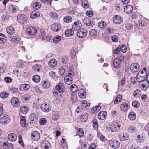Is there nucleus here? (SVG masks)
I'll return each mask as SVG.
<instances>
[{
  "instance_id": "obj_27",
  "label": "nucleus",
  "mask_w": 149,
  "mask_h": 149,
  "mask_svg": "<svg viewBox=\"0 0 149 149\" xmlns=\"http://www.w3.org/2000/svg\"><path fill=\"white\" fill-rule=\"evenodd\" d=\"M7 33L10 35H13L15 32V29L12 26H10L6 29Z\"/></svg>"
},
{
  "instance_id": "obj_58",
  "label": "nucleus",
  "mask_w": 149,
  "mask_h": 149,
  "mask_svg": "<svg viewBox=\"0 0 149 149\" xmlns=\"http://www.w3.org/2000/svg\"><path fill=\"white\" fill-rule=\"evenodd\" d=\"M114 30L112 28H108L107 29H106L105 32L107 34H110L113 33L114 31Z\"/></svg>"
},
{
  "instance_id": "obj_22",
  "label": "nucleus",
  "mask_w": 149,
  "mask_h": 149,
  "mask_svg": "<svg viewBox=\"0 0 149 149\" xmlns=\"http://www.w3.org/2000/svg\"><path fill=\"white\" fill-rule=\"evenodd\" d=\"M51 145L49 142L47 140L43 141L41 144L42 147L45 149H48Z\"/></svg>"
},
{
  "instance_id": "obj_57",
  "label": "nucleus",
  "mask_w": 149,
  "mask_h": 149,
  "mask_svg": "<svg viewBox=\"0 0 149 149\" xmlns=\"http://www.w3.org/2000/svg\"><path fill=\"white\" fill-rule=\"evenodd\" d=\"M68 13L70 15H72L76 13L75 10L72 8H70L68 10Z\"/></svg>"
},
{
  "instance_id": "obj_62",
  "label": "nucleus",
  "mask_w": 149,
  "mask_h": 149,
  "mask_svg": "<svg viewBox=\"0 0 149 149\" xmlns=\"http://www.w3.org/2000/svg\"><path fill=\"white\" fill-rule=\"evenodd\" d=\"M137 141L138 142H141L143 141V137L142 136L138 135L137 136Z\"/></svg>"
},
{
  "instance_id": "obj_33",
  "label": "nucleus",
  "mask_w": 149,
  "mask_h": 149,
  "mask_svg": "<svg viewBox=\"0 0 149 149\" xmlns=\"http://www.w3.org/2000/svg\"><path fill=\"white\" fill-rule=\"evenodd\" d=\"M7 41V37L3 34L0 33V43H3Z\"/></svg>"
},
{
  "instance_id": "obj_24",
  "label": "nucleus",
  "mask_w": 149,
  "mask_h": 149,
  "mask_svg": "<svg viewBox=\"0 0 149 149\" xmlns=\"http://www.w3.org/2000/svg\"><path fill=\"white\" fill-rule=\"evenodd\" d=\"M78 95L81 98L84 99L85 98L86 95V91L84 89H81L79 91Z\"/></svg>"
},
{
  "instance_id": "obj_17",
  "label": "nucleus",
  "mask_w": 149,
  "mask_h": 149,
  "mask_svg": "<svg viewBox=\"0 0 149 149\" xmlns=\"http://www.w3.org/2000/svg\"><path fill=\"white\" fill-rule=\"evenodd\" d=\"M32 139L35 141L38 140L40 138V136L39 133L37 131H34L31 134Z\"/></svg>"
},
{
  "instance_id": "obj_11",
  "label": "nucleus",
  "mask_w": 149,
  "mask_h": 149,
  "mask_svg": "<svg viewBox=\"0 0 149 149\" xmlns=\"http://www.w3.org/2000/svg\"><path fill=\"white\" fill-rule=\"evenodd\" d=\"M120 127V125L113 122L111 125L110 128L112 132H116L119 130Z\"/></svg>"
},
{
  "instance_id": "obj_63",
  "label": "nucleus",
  "mask_w": 149,
  "mask_h": 149,
  "mask_svg": "<svg viewBox=\"0 0 149 149\" xmlns=\"http://www.w3.org/2000/svg\"><path fill=\"white\" fill-rule=\"evenodd\" d=\"M30 123L32 125H34V124L37 122V118H34L30 119Z\"/></svg>"
},
{
  "instance_id": "obj_60",
  "label": "nucleus",
  "mask_w": 149,
  "mask_h": 149,
  "mask_svg": "<svg viewBox=\"0 0 149 149\" xmlns=\"http://www.w3.org/2000/svg\"><path fill=\"white\" fill-rule=\"evenodd\" d=\"M139 25L142 27L144 26L146 24V23L145 21L142 19H140L139 20Z\"/></svg>"
},
{
  "instance_id": "obj_61",
  "label": "nucleus",
  "mask_w": 149,
  "mask_h": 149,
  "mask_svg": "<svg viewBox=\"0 0 149 149\" xmlns=\"http://www.w3.org/2000/svg\"><path fill=\"white\" fill-rule=\"evenodd\" d=\"M39 122L40 125H43L46 124L47 121L45 118H42L40 120Z\"/></svg>"
},
{
  "instance_id": "obj_42",
  "label": "nucleus",
  "mask_w": 149,
  "mask_h": 149,
  "mask_svg": "<svg viewBox=\"0 0 149 149\" xmlns=\"http://www.w3.org/2000/svg\"><path fill=\"white\" fill-rule=\"evenodd\" d=\"M82 5L84 8H88L89 7V4L87 0H82Z\"/></svg>"
},
{
  "instance_id": "obj_18",
  "label": "nucleus",
  "mask_w": 149,
  "mask_h": 149,
  "mask_svg": "<svg viewBox=\"0 0 149 149\" xmlns=\"http://www.w3.org/2000/svg\"><path fill=\"white\" fill-rule=\"evenodd\" d=\"M81 26V22L77 21L74 22V25L72 26V28L75 30H78L80 29Z\"/></svg>"
},
{
  "instance_id": "obj_43",
  "label": "nucleus",
  "mask_w": 149,
  "mask_h": 149,
  "mask_svg": "<svg viewBox=\"0 0 149 149\" xmlns=\"http://www.w3.org/2000/svg\"><path fill=\"white\" fill-rule=\"evenodd\" d=\"M141 95V92L139 90H136L133 93V95L134 97L137 98Z\"/></svg>"
},
{
  "instance_id": "obj_49",
  "label": "nucleus",
  "mask_w": 149,
  "mask_h": 149,
  "mask_svg": "<svg viewBox=\"0 0 149 149\" xmlns=\"http://www.w3.org/2000/svg\"><path fill=\"white\" fill-rule=\"evenodd\" d=\"M97 31L95 29L91 30L89 31V34L90 35L92 36H95L97 34Z\"/></svg>"
},
{
  "instance_id": "obj_10",
  "label": "nucleus",
  "mask_w": 149,
  "mask_h": 149,
  "mask_svg": "<svg viewBox=\"0 0 149 149\" xmlns=\"http://www.w3.org/2000/svg\"><path fill=\"white\" fill-rule=\"evenodd\" d=\"M11 103L13 107H18L19 106L20 103L18 99L15 97H12L11 100Z\"/></svg>"
},
{
  "instance_id": "obj_64",
  "label": "nucleus",
  "mask_w": 149,
  "mask_h": 149,
  "mask_svg": "<svg viewBox=\"0 0 149 149\" xmlns=\"http://www.w3.org/2000/svg\"><path fill=\"white\" fill-rule=\"evenodd\" d=\"M120 50L122 52L125 53L127 50L126 47L125 45H123L121 46Z\"/></svg>"
},
{
  "instance_id": "obj_34",
  "label": "nucleus",
  "mask_w": 149,
  "mask_h": 149,
  "mask_svg": "<svg viewBox=\"0 0 149 149\" xmlns=\"http://www.w3.org/2000/svg\"><path fill=\"white\" fill-rule=\"evenodd\" d=\"M30 88V86L29 84H24L21 86L20 90L22 91H25L29 89Z\"/></svg>"
},
{
  "instance_id": "obj_9",
  "label": "nucleus",
  "mask_w": 149,
  "mask_h": 149,
  "mask_svg": "<svg viewBox=\"0 0 149 149\" xmlns=\"http://www.w3.org/2000/svg\"><path fill=\"white\" fill-rule=\"evenodd\" d=\"M18 21L21 23L24 24L27 19V16L24 14H21L18 15L17 17Z\"/></svg>"
},
{
  "instance_id": "obj_23",
  "label": "nucleus",
  "mask_w": 149,
  "mask_h": 149,
  "mask_svg": "<svg viewBox=\"0 0 149 149\" xmlns=\"http://www.w3.org/2000/svg\"><path fill=\"white\" fill-rule=\"evenodd\" d=\"M57 64V62L54 59H52L50 60L49 62L48 65L49 66L52 68L55 67Z\"/></svg>"
},
{
  "instance_id": "obj_29",
  "label": "nucleus",
  "mask_w": 149,
  "mask_h": 149,
  "mask_svg": "<svg viewBox=\"0 0 149 149\" xmlns=\"http://www.w3.org/2000/svg\"><path fill=\"white\" fill-rule=\"evenodd\" d=\"M128 117L130 120H134L136 118V115L134 112L132 111L129 113Z\"/></svg>"
},
{
  "instance_id": "obj_38",
  "label": "nucleus",
  "mask_w": 149,
  "mask_h": 149,
  "mask_svg": "<svg viewBox=\"0 0 149 149\" xmlns=\"http://www.w3.org/2000/svg\"><path fill=\"white\" fill-rule=\"evenodd\" d=\"M40 16V13H36L35 12H32L30 15V17L32 19H35L38 17Z\"/></svg>"
},
{
  "instance_id": "obj_46",
  "label": "nucleus",
  "mask_w": 149,
  "mask_h": 149,
  "mask_svg": "<svg viewBox=\"0 0 149 149\" xmlns=\"http://www.w3.org/2000/svg\"><path fill=\"white\" fill-rule=\"evenodd\" d=\"M32 80L34 82L38 83L40 81V77L38 75H35L33 77Z\"/></svg>"
},
{
  "instance_id": "obj_50",
  "label": "nucleus",
  "mask_w": 149,
  "mask_h": 149,
  "mask_svg": "<svg viewBox=\"0 0 149 149\" xmlns=\"http://www.w3.org/2000/svg\"><path fill=\"white\" fill-rule=\"evenodd\" d=\"M129 132L132 133L134 132L136 130V129L133 125L130 126L128 129Z\"/></svg>"
},
{
  "instance_id": "obj_6",
  "label": "nucleus",
  "mask_w": 149,
  "mask_h": 149,
  "mask_svg": "<svg viewBox=\"0 0 149 149\" xmlns=\"http://www.w3.org/2000/svg\"><path fill=\"white\" fill-rule=\"evenodd\" d=\"M40 108L41 110L45 112H48L51 110L50 105L46 103H44L42 104Z\"/></svg>"
},
{
  "instance_id": "obj_51",
  "label": "nucleus",
  "mask_w": 149,
  "mask_h": 149,
  "mask_svg": "<svg viewBox=\"0 0 149 149\" xmlns=\"http://www.w3.org/2000/svg\"><path fill=\"white\" fill-rule=\"evenodd\" d=\"M98 26L100 28H104L106 27V23L104 21H101L98 24Z\"/></svg>"
},
{
  "instance_id": "obj_41",
  "label": "nucleus",
  "mask_w": 149,
  "mask_h": 149,
  "mask_svg": "<svg viewBox=\"0 0 149 149\" xmlns=\"http://www.w3.org/2000/svg\"><path fill=\"white\" fill-rule=\"evenodd\" d=\"M77 85L75 84H72L71 86L70 89L72 92L75 93L77 91Z\"/></svg>"
},
{
  "instance_id": "obj_56",
  "label": "nucleus",
  "mask_w": 149,
  "mask_h": 149,
  "mask_svg": "<svg viewBox=\"0 0 149 149\" xmlns=\"http://www.w3.org/2000/svg\"><path fill=\"white\" fill-rule=\"evenodd\" d=\"M52 36L50 35H47L45 36L42 37V39L46 41H50L51 40Z\"/></svg>"
},
{
  "instance_id": "obj_14",
  "label": "nucleus",
  "mask_w": 149,
  "mask_h": 149,
  "mask_svg": "<svg viewBox=\"0 0 149 149\" xmlns=\"http://www.w3.org/2000/svg\"><path fill=\"white\" fill-rule=\"evenodd\" d=\"M61 28V25L57 23H54L51 26V29L54 32H58Z\"/></svg>"
},
{
  "instance_id": "obj_25",
  "label": "nucleus",
  "mask_w": 149,
  "mask_h": 149,
  "mask_svg": "<svg viewBox=\"0 0 149 149\" xmlns=\"http://www.w3.org/2000/svg\"><path fill=\"white\" fill-rule=\"evenodd\" d=\"M133 8L132 6L128 5L126 6L124 8L125 12L127 14H129L131 13L133 10Z\"/></svg>"
},
{
  "instance_id": "obj_3",
  "label": "nucleus",
  "mask_w": 149,
  "mask_h": 149,
  "mask_svg": "<svg viewBox=\"0 0 149 149\" xmlns=\"http://www.w3.org/2000/svg\"><path fill=\"white\" fill-rule=\"evenodd\" d=\"M139 81V87L142 90L145 91L149 87V83L147 80H143L141 81Z\"/></svg>"
},
{
  "instance_id": "obj_53",
  "label": "nucleus",
  "mask_w": 149,
  "mask_h": 149,
  "mask_svg": "<svg viewBox=\"0 0 149 149\" xmlns=\"http://www.w3.org/2000/svg\"><path fill=\"white\" fill-rule=\"evenodd\" d=\"M121 95H119L115 100L114 102V103L116 104H117L121 101Z\"/></svg>"
},
{
  "instance_id": "obj_48",
  "label": "nucleus",
  "mask_w": 149,
  "mask_h": 149,
  "mask_svg": "<svg viewBox=\"0 0 149 149\" xmlns=\"http://www.w3.org/2000/svg\"><path fill=\"white\" fill-rule=\"evenodd\" d=\"M72 20V17L69 16H65L63 19L64 21L67 23H70Z\"/></svg>"
},
{
  "instance_id": "obj_19",
  "label": "nucleus",
  "mask_w": 149,
  "mask_h": 149,
  "mask_svg": "<svg viewBox=\"0 0 149 149\" xmlns=\"http://www.w3.org/2000/svg\"><path fill=\"white\" fill-rule=\"evenodd\" d=\"M107 115V113L105 111H101L100 112L98 116V119L101 120H104Z\"/></svg>"
},
{
  "instance_id": "obj_55",
  "label": "nucleus",
  "mask_w": 149,
  "mask_h": 149,
  "mask_svg": "<svg viewBox=\"0 0 149 149\" xmlns=\"http://www.w3.org/2000/svg\"><path fill=\"white\" fill-rule=\"evenodd\" d=\"M41 6V4L39 2H36L34 4L33 8L35 10L39 9Z\"/></svg>"
},
{
  "instance_id": "obj_44",
  "label": "nucleus",
  "mask_w": 149,
  "mask_h": 149,
  "mask_svg": "<svg viewBox=\"0 0 149 149\" xmlns=\"http://www.w3.org/2000/svg\"><path fill=\"white\" fill-rule=\"evenodd\" d=\"M61 39V37L59 35L56 36L53 39V42L55 43H57L59 42Z\"/></svg>"
},
{
  "instance_id": "obj_31",
  "label": "nucleus",
  "mask_w": 149,
  "mask_h": 149,
  "mask_svg": "<svg viewBox=\"0 0 149 149\" xmlns=\"http://www.w3.org/2000/svg\"><path fill=\"white\" fill-rule=\"evenodd\" d=\"M134 25L131 22H128L125 25V27L128 30L131 31L133 30Z\"/></svg>"
},
{
  "instance_id": "obj_1",
  "label": "nucleus",
  "mask_w": 149,
  "mask_h": 149,
  "mask_svg": "<svg viewBox=\"0 0 149 149\" xmlns=\"http://www.w3.org/2000/svg\"><path fill=\"white\" fill-rule=\"evenodd\" d=\"M10 121V116L6 114L2 113L0 115V123L3 125L7 124Z\"/></svg>"
},
{
  "instance_id": "obj_21",
  "label": "nucleus",
  "mask_w": 149,
  "mask_h": 149,
  "mask_svg": "<svg viewBox=\"0 0 149 149\" xmlns=\"http://www.w3.org/2000/svg\"><path fill=\"white\" fill-rule=\"evenodd\" d=\"M8 138L10 141L13 142L15 141L16 140L17 137L15 134L11 133L8 135Z\"/></svg>"
},
{
  "instance_id": "obj_45",
  "label": "nucleus",
  "mask_w": 149,
  "mask_h": 149,
  "mask_svg": "<svg viewBox=\"0 0 149 149\" xmlns=\"http://www.w3.org/2000/svg\"><path fill=\"white\" fill-rule=\"evenodd\" d=\"M9 95V93L5 92H2L0 94V97L1 98H6Z\"/></svg>"
},
{
  "instance_id": "obj_16",
  "label": "nucleus",
  "mask_w": 149,
  "mask_h": 149,
  "mask_svg": "<svg viewBox=\"0 0 149 149\" xmlns=\"http://www.w3.org/2000/svg\"><path fill=\"white\" fill-rule=\"evenodd\" d=\"M1 146L3 147L4 149H13V148L11 143L6 142H4Z\"/></svg>"
},
{
  "instance_id": "obj_8",
  "label": "nucleus",
  "mask_w": 149,
  "mask_h": 149,
  "mask_svg": "<svg viewBox=\"0 0 149 149\" xmlns=\"http://www.w3.org/2000/svg\"><path fill=\"white\" fill-rule=\"evenodd\" d=\"M140 66L138 63H134L131 64L130 68L133 72H137L139 70Z\"/></svg>"
},
{
  "instance_id": "obj_30",
  "label": "nucleus",
  "mask_w": 149,
  "mask_h": 149,
  "mask_svg": "<svg viewBox=\"0 0 149 149\" xmlns=\"http://www.w3.org/2000/svg\"><path fill=\"white\" fill-rule=\"evenodd\" d=\"M42 84L44 88H47L50 86V83L49 81L44 80L42 83Z\"/></svg>"
},
{
  "instance_id": "obj_12",
  "label": "nucleus",
  "mask_w": 149,
  "mask_h": 149,
  "mask_svg": "<svg viewBox=\"0 0 149 149\" xmlns=\"http://www.w3.org/2000/svg\"><path fill=\"white\" fill-rule=\"evenodd\" d=\"M26 32L28 34L33 35L36 34L37 32V30L35 27L30 26L27 28Z\"/></svg>"
},
{
  "instance_id": "obj_26",
  "label": "nucleus",
  "mask_w": 149,
  "mask_h": 149,
  "mask_svg": "<svg viewBox=\"0 0 149 149\" xmlns=\"http://www.w3.org/2000/svg\"><path fill=\"white\" fill-rule=\"evenodd\" d=\"M42 69V67L40 65L36 64L32 67L33 70L35 72H39Z\"/></svg>"
},
{
  "instance_id": "obj_36",
  "label": "nucleus",
  "mask_w": 149,
  "mask_h": 149,
  "mask_svg": "<svg viewBox=\"0 0 149 149\" xmlns=\"http://www.w3.org/2000/svg\"><path fill=\"white\" fill-rule=\"evenodd\" d=\"M8 10L12 13H15L17 11L16 8L13 5H10L8 6Z\"/></svg>"
},
{
  "instance_id": "obj_35",
  "label": "nucleus",
  "mask_w": 149,
  "mask_h": 149,
  "mask_svg": "<svg viewBox=\"0 0 149 149\" xmlns=\"http://www.w3.org/2000/svg\"><path fill=\"white\" fill-rule=\"evenodd\" d=\"M20 38L18 36H13L11 39L10 41L11 42L15 43L17 44L20 40Z\"/></svg>"
},
{
  "instance_id": "obj_37",
  "label": "nucleus",
  "mask_w": 149,
  "mask_h": 149,
  "mask_svg": "<svg viewBox=\"0 0 149 149\" xmlns=\"http://www.w3.org/2000/svg\"><path fill=\"white\" fill-rule=\"evenodd\" d=\"M69 60V58L67 56H64L61 58V61L62 63L64 64H67Z\"/></svg>"
},
{
  "instance_id": "obj_4",
  "label": "nucleus",
  "mask_w": 149,
  "mask_h": 149,
  "mask_svg": "<svg viewBox=\"0 0 149 149\" xmlns=\"http://www.w3.org/2000/svg\"><path fill=\"white\" fill-rule=\"evenodd\" d=\"M87 34V31L85 29L82 28L77 31V36L80 38H83L85 37Z\"/></svg>"
},
{
  "instance_id": "obj_47",
  "label": "nucleus",
  "mask_w": 149,
  "mask_h": 149,
  "mask_svg": "<svg viewBox=\"0 0 149 149\" xmlns=\"http://www.w3.org/2000/svg\"><path fill=\"white\" fill-rule=\"evenodd\" d=\"M20 123L22 127H24L26 126V119L24 117H22L21 118Z\"/></svg>"
},
{
  "instance_id": "obj_40",
  "label": "nucleus",
  "mask_w": 149,
  "mask_h": 149,
  "mask_svg": "<svg viewBox=\"0 0 149 149\" xmlns=\"http://www.w3.org/2000/svg\"><path fill=\"white\" fill-rule=\"evenodd\" d=\"M74 31L72 29H68L66 31L65 33L66 36L70 37L73 34Z\"/></svg>"
},
{
  "instance_id": "obj_54",
  "label": "nucleus",
  "mask_w": 149,
  "mask_h": 149,
  "mask_svg": "<svg viewBox=\"0 0 149 149\" xmlns=\"http://www.w3.org/2000/svg\"><path fill=\"white\" fill-rule=\"evenodd\" d=\"M90 104L87 101H84L81 103L82 107L83 108H85L89 106Z\"/></svg>"
},
{
  "instance_id": "obj_59",
  "label": "nucleus",
  "mask_w": 149,
  "mask_h": 149,
  "mask_svg": "<svg viewBox=\"0 0 149 149\" xmlns=\"http://www.w3.org/2000/svg\"><path fill=\"white\" fill-rule=\"evenodd\" d=\"M101 109L100 107L98 106H97L95 107H93L92 108V110L94 111V112H97L99 111Z\"/></svg>"
},
{
  "instance_id": "obj_52",
  "label": "nucleus",
  "mask_w": 149,
  "mask_h": 149,
  "mask_svg": "<svg viewBox=\"0 0 149 149\" xmlns=\"http://www.w3.org/2000/svg\"><path fill=\"white\" fill-rule=\"evenodd\" d=\"M87 116L85 114H84L80 116V120L81 122H85L87 119Z\"/></svg>"
},
{
  "instance_id": "obj_13",
  "label": "nucleus",
  "mask_w": 149,
  "mask_h": 149,
  "mask_svg": "<svg viewBox=\"0 0 149 149\" xmlns=\"http://www.w3.org/2000/svg\"><path fill=\"white\" fill-rule=\"evenodd\" d=\"M84 24L87 26H92L94 25V22L87 18H85L83 21Z\"/></svg>"
},
{
  "instance_id": "obj_2",
  "label": "nucleus",
  "mask_w": 149,
  "mask_h": 149,
  "mask_svg": "<svg viewBox=\"0 0 149 149\" xmlns=\"http://www.w3.org/2000/svg\"><path fill=\"white\" fill-rule=\"evenodd\" d=\"M124 61V57L121 56L118 58H115L113 61V65L115 68L116 69L118 68L121 63Z\"/></svg>"
},
{
  "instance_id": "obj_39",
  "label": "nucleus",
  "mask_w": 149,
  "mask_h": 149,
  "mask_svg": "<svg viewBox=\"0 0 149 149\" xmlns=\"http://www.w3.org/2000/svg\"><path fill=\"white\" fill-rule=\"evenodd\" d=\"M28 111V108L26 106H22L20 107V111L21 113L26 114Z\"/></svg>"
},
{
  "instance_id": "obj_15",
  "label": "nucleus",
  "mask_w": 149,
  "mask_h": 149,
  "mask_svg": "<svg viewBox=\"0 0 149 149\" xmlns=\"http://www.w3.org/2000/svg\"><path fill=\"white\" fill-rule=\"evenodd\" d=\"M72 77L68 75L66 76L64 78L65 82L66 84L70 85L73 82Z\"/></svg>"
},
{
  "instance_id": "obj_32",
  "label": "nucleus",
  "mask_w": 149,
  "mask_h": 149,
  "mask_svg": "<svg viewBox=\"0 0 149 149\" xmlns=\"http://www.w3.org/2000/svg\"><path fill=\"white\" fill-rule=\"evenodd\" d=\"M119 138L121 141L128 140L129 139L128 136L126 134H122L120 135Z\"/></svg>"
},
{
  "instance_id": "obj_5",
  "label": "nucleus",
  "mask_w": 149,
  "mask_h": 149,
  "mask_svg": "<svg viewBox=\"0 0 149 149\" xmlns=\"http://www.w3.org/2000/svg\"><path fill=\"white\" fill-rule=\"evenodd\" d=\"M110 146L114 149H116L119 148L120 146L119 141L116 139H113L109 141Z\"/></svg>"
},
{
  "instance_id": "obj_28",
  "label": "nucleus",
  "mask_w": 149,
  "mask_h": 149,
  "mask_svg": "<svg viewBox=\"0 0 149 149\" xmlns=\"http://www.w3.org/2000/svg\"><path fill=\"white\" fill-rule=\"evenodd\" d=\"M128 104L126 102H124L121 104L120 108L122 111H125L128 108Z\"/></svg>"
},
{
  "instance_id": "obj_20",
  "label": "nucleus",
  "mask_w": 149,
  "mask_h": 149,
  "mask_svg": "<svg viewBox=\"0 0 149 149\" xmlns=\"http://www.w3.org/2000/svg\"><path fill=\"white\" fill-rule=\"evenodd\" d=\"M123 20V19L121 18L120 16L116 15L113 18V21L116 24H120Z\"/></svg>"
},
{
  "instance_id": "obj_7",
  "label": "nucleus",
  "mask_w": 149,
  "mask_h": 149,
  "mask_svg": "<svg viewBox=\"0 0 149 149\" xmlns=\"http://www.w3.org/2000/svg\"><path fill=\"white\" fill-rule=\"evenodd\" d=\"M65 89L64 84L61 82L59 83L56 87V90L59 93H63Z\"/></svg>"
}]
</instances>
